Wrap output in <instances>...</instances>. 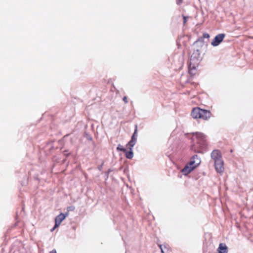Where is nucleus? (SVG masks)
<instances>
[{"mask_svg": "<svg viewBox=\"0 0 253 253\" xmlns=\"http://www.w3.org/2000/svg\"><path fill=\"white\" fill-rule=\"evenodd\" d=\"M137 125H135V128L134 133L131 136V140L128 143V144H127L128 146H130L131 147H133L134 146V145H135V144L136 142V140H137V138H136L137 136Z\"/></svg>", "mask_w": 253, "mask_h": 253, "instance_id": "7", "label": "nucleus"}, {"mask_svg": "<svg viewBox=\"0 0 253 253\" xmlns=\"http://www.w3.org/2000/svg\"><path fill=\"white\" fill-rule=\"evenodd\" d=\"M193 135L196 136L198 146L201 149H205L207 146L206 136L201 132L193 133Z\"/></svg>", "mask_w": 253, "mask_h": 253, "instance_id": "3", "label": "nucleus"}, {"mask_svg": "<svg viewBox=\"0 0 253 253\" xmlns=\"http://www.w3.org/2000/svg\"><path fill=\"white\" fill-rule=\"evenodd\" d=\"M179 0L178 1H177V4H179L181 3L182 0Z\"/></svg>", "mask_w": 253, "mask_h": 253, "instance_id": "21", "label": "nucleus"}, {"mask_svg": "<svg viewBox=\"0 0 253 253\" xmlns=\"http://www.w3.org/2000/svg\"><path fill=\"white\" fill-rule=\"evenodd\" d=\"M225 37V35L224 34H218L214 37L212 42H211V45L213 46L218 45L223 41Z\"/></svg>", "mask_w": 253, "mask_h": 253, "instance_id": "4", "label": "nucleus"}, {"mask_svg": "<svg viewBox=\"0 0 253 253\" xmlns=\"http://www.w3.org/2000/svg\"><path fill=\"white\" fill-rule=\"evenodd\" d=\"M193 159L195 161V163L196 164V166H198L201 163L200 158L198 157L197 155H195L192 157Z\"/></svg>", "mask_w": 253, "mask_h": 253, "instance_id": "12", "label": "nucleus"}, {"mask_svg": "<svg viewBox=\"0 0 253 253\" xmlns=\"http://www.w3.org/2000/svg\"><path fill=\"white\" fill-rule=\"evenodd\" d=\"M211 157L215 162L217 160H221L222 157L219 152L217 150H213L211 153Z\"/></svg>", "mask_w": 253, "mask_h": 253, "instance_id": "8", "label": "nucleus"}, {"mask_svg": "<svg viewBox=\"0 0 253 253\" xmlns=\"http://www.w3.org/2000/svg\"><path fill=\"white\" fill-rule=\"evenodd\" d=\"M123 101L125 102V103H127V97L126 96H124L123 98Z\"/></svg>", "mask_w": 253, "mask_h": 253, "instance_id": "16", "label": "nucleus"}, {"mask_svg": "<svg viewBox=\"0 0 253 253\" xmlns=\"http://www.w3.org/2000/svg\"><path fill=\"white\" fill-rule=\"evenodd\" d=\"M211 115L210 111L202 109L199 107L193 108L191 112V116L194 119L200 118L207 120L211 118Z\"/></svg>", "mask_w": 253, "mask_h": 253, "instance_id": "2", "label": "nucleus"}, {"mask_svg": "<svg viewBox=\"0 0 253 253\" xmlns=\"http://www.w3.org/2000/svg\"><path fill=\"white\" fill-rule=\"evenodd\" d=\"M188 165L191 166V167H194V169L197 167L196 166V164L195 163V161L193 159L192 157L191 158L189 162L187 164Z\"/></svg>", "mask_w": 253, "mask_h": 253, "instance_id": "13", "label": "nucleus"}, {"mask_svg": "<svg viewBox=\"0 0 253 253\" xmlns=\"http://www.w3.org/2000/svg\"><path fill=\"white\" fill-rule=\"evenodd\" d=\"M129 151H127L126 150V152H125L124 153H126V157L128 159H131L133 158V153L132 151V147L129 146Z\"/></svg>", "mask_w": 253, "mask_h": 253, "instance_id": "10", "label": "nucleus"}, {"mask_svg": "<svg viewBox=\"0 0 253 253\" xmlns=\"http://www.w3.org/2000/svg\"><path fill=\"white\" fill-rule=\"evenodd\" d=\"M200 52L198 49H194L193 52L190 57L189 63V70L190 74H193L192 70L196 69L200 61L201 60Z\"/></svg>", "mask_w": 253, "mask_h": 253, "instance_id": "1", "label": "nucleus"}, {"mask_svg": "<svg viewBox=\"0 0 253 253\" xmlns=\"http://www.w3.org/2000/svg\"><path fill=\"white\" fill-rule=\"evenodd\" d=\"M203 38L208 39L210 38V35L208 33H204L203 34Z\"/></svg>", "mask_w": 253, "mask_h": 253, "instance_id": "15", "label": "nucleus"}, {"mask_svg": "<svg viewBox=\"0 0 253 253\" xmlns=\"http://www.w3.org/2000/svg\"><path fill=\"white\" fill-rule=\"evenodd\" d=\"M187 20H186V17L184 16H183V23L184 24H185V23L186 22Z\"/></svg>", "mask_w": 253, "mask_h": 253, "instance_id": "18", "label": "nucleus"}, {"mask_svg": "<svg viewBox=\"0 0 253 253\" xmlns=\"http://www.w3.org/2000/svg\"><path fill=\"white\" fill-rule=\"evenodd\" d=\"M68 213L63 214L62 213L59 214L57 216L55 219V225L51 231L54 230L56 227H58L61 222L65 218L67 215H68Z\"/></svg>", "mask_w": 253, "mask_h": 253, "instance_id": "5", "label": "nucleus"}, {"mask_svg": "<svg viewBox=\"0 0 253 253\" xmlns=\"http://www.w3.org/2000/svg\"><path fill=\"white\" fill-rule=\"evenodd\" d=\"M194 169V167H191L187 164L186 166L182 169L181 171L183 174L186 175L190 173Z\"/></svg>", "mask_w": 253, "mask_h": 253, "instance_id": "9", "label": "nucleus"}, {"mask_svg": "<svg viewBox=\"0 0 253 253\" xmlns=\"http://www.w3.org/2000/svg\"><path fill=\"white\" fill-rule=\"evenodd\" d=\"M159 246L160 248L161 249L162 253H164V250L162 248V245H159Z\"/></svg>", "mask_w": 253, "mask_h": 253, "instance_id": "17", "label": "nucleus"}, {"mask_svg": "<svg viewBox=\"0 0 253 253\" xmlns=\"http://www.w3.org/2000/svg\"><path fill=\"white\" fill-rule=\"evenodd\" d=\"M117 150L118 151H123V152H126V149L123 148V146L119 144L117 147Z\"/></svg>", "mask_w": 253, "mask_h": 253, "instance_id": "14", "label": "nucleus"}, {"mask_svg": "<svg viewBox=\"0 0 253 253\" xmlns=\"http://www.w3.org/2000/svg\"><path fill=\"white\" fill-rule=\"evenodd\" d=\"M49 253H56V251L55 249H54L52 251H51V252H50Z\"/></svg>", "mask_w": 253, "mask_h": 253, "instance_id": "19", "label": "nucleus"}, {"mask_svg": "<svg viewBox=\"0 0 253 253\" xmlns=\"http://www.w3.org/2000/svg\"><path fill=\"white\" fill-rule=\"evenodd\" d=\"M69 208L70 209V210H71V209H72V210H73V209H74V208H73V207H69Z\"/></svg>", "mask_w": 253, "mask_h": 253, "instance_id": "23", "label": "nucleus"}, {"mask_svg": "<svg viewBox=\"0 0 253 253\" xmlns=\"http://www.w3.org/2000/svg\"><path fill=\"white\" fill-rule=\"evenodd\" d=\"M199 42V41H197L196 42H195L194 43V45H195L196 44H198V42Z\"/></svg>", "mask_w": 253, "mask_h": 253, "instance_id": "20", "label": "nucleus"}, {"mask_svg": "<svg viewBox=\"0 0 253 253\" xmlns=\"http://www.w3.org/2000/svg\"><path fill=\"white\" fill-rule=\"evenodd\" d=\"M214 167L216 171L218 173H222L224 170L223 161L221 160H217L214 162Z\"/></svg>", "mask_w": 253, "mask_h": 253, "instance_id": "6", "label": "nucleus"}, {"mask_svg": "<svg viewBox=\"0 0 253 253\" xmlns=\"http://www.w3.org/2000/svg\"><path fill=\"white\" fill-rule=\"evenodd\" d=\"M220 251H221V253H227V247L225 245H223L222 244H220L218 248V253H219V252Z\"/></svg>", "mask_w": 253, "mask_h": 253, "instance_id": "11", "label": "nucleus"}, {"mask_svg": "<svg viewBox=\"0 0 253 253\" xmlns=\"http://www.w3.org/2000/svg\"><path fill=\"white\" fill-rule=\"evenodd\" d=\"M218 253H221V251H219Z\"/></svg>", "mask_w": 253, "mask_h": 253, "instance_id": "24", "label": "nucleus"}, {"mask_svg": "<svg viewBox=\"0 0 253 253\" xmlns=\"http://www.w3.org/2000/svg\"><path fill=\"white\" fill-rule=\"evenodd\" d=\"M69 208L70 209V210H71V209H72V210H73V209H74V208H73V207H69Z\"/></svg>", "mask_w": 253, "mask_h": 253, "instance_id": "22", "label": "nucleus"}]
</instances>
